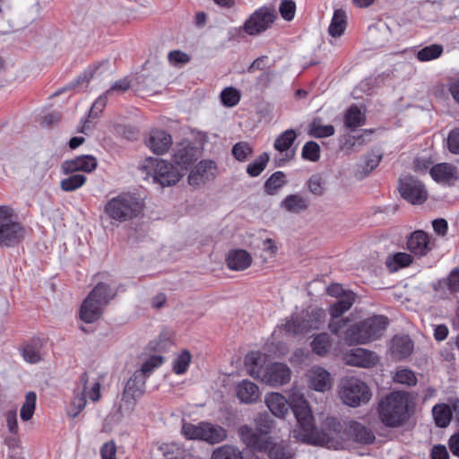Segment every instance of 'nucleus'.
<instances>
[{
  "label": "nucleus",
  "instance_id": "obj_16",
  "mask_svg": "<svg viewBox=\"0 0 459 459\" xmlns=\"http://www.w3.org/2000/svg\"><path fill=\"white\" fill-rule=\"evenodd\" d=\"M408 250L417 257L426 256L435 247V243L424 230L413 231L407 239Z\"/></svg>",
  "mask_w": 459,
  "mask_h": 459
},
{
  "label": "nucleus",
  "instance_id": "obj_26",
  "mask_svg": "<svg viewBox=\"0 0 459 459\" xmlns=\"http://www.w3.org/2000/svg\"><path fill=\"white\" fill-rule=\"evenodd\" d=\"M392 355L396 359H402L411 355L413 342L408 335H395L391 342Z\"/></svg>",
  "mask_w": 459,
  "mask_h": 459
},
{
  "label": "nucleus",
  "instance_id": "obj_20",
  "mask_svg": "<svg viewBox=\"0 0 459 459\" xmlns=\"http://www.w3.org/2000/svg\"><path fill=\"white\" fill-rule=\"evenodd\" d=\"M171 144V135L163 130H152L147 140V146L158 155L167 152Z\"/></svg>",
  "mask_w": 459,
  "mask_h": 459
},
{
  "label": "nucleus",
  "instance_id": "obj_9",
  "mask_svg": "<svg viewBox=\"0 0 459 459\" xmlns=\"http://www.w3.org/2000/svg\"><path fill=\"white\" fill-rule=\"evenodd\" d=\"M182 433L187 439H200L210 444L220 443L227 437L224 428L209 422H200L197 425L184 423Z\"/></svg>",
  "mask_w": 459,
  "mask_h": 459
},
{
  "label": "nucleus",
  "instance_id": "obj_53",
  "mask_svg": "<svg viewBox=\"0 0 459 459\" xmlns=\"http://www.w3.org/2000/svg\"><path fill=\"white\" fill-rule=\"evenodd\" d=\"M302 158L310 161H317L320 158V147L313 141L305 143L302 149Z\"/></svg>",
  "mask_w": 459,
  "mask_h": 459
},
{
  "label": "nucleus",
  "instance_id": "obj_32",
  "mask_svg": "<svg viewBox=\"0 0 459 459\" xmlns=\"http://www.w3.org/2000/svg\"><path fill=\"white\" fill-rule=\"evenodd\" d=\"M346 25L345 12L342 9L335 10L328 28L329 34L334 38L340 37L344 32Z\"/></svg>",
  "mask_w": 459,
  "mask_h": 459
},
{
  "label": "nucleus",
  "instance_id": "obj_52",
  "mask_svg": "<svg viewBox=\"0 0 459 459\" xmlns=\"http://www.w3.org/2000/svg\"><path fill=\"white\" fill-rule=\"evenodd\" d=\"M163 362V359L161 356L153 355L149 358L141 367L140 369L136 370V372L143 373V377H145L147 379L149 376L152 373V371L160 367Z\"/></svg>",
  "mask_w": 459,
  "mask_h": 459
},
{
  "label": "nucleus",
  "instance_id": "obj_36",
  "mask_svg": "<svg viewBox=\"0 0 459 459\" xmlns=\"http://www.w3.org/2000/svg\"><path fill=\"white\" fill-rule=\"evenodd\" d=\"M286 183L285 174L282 171H276L264 182V192L267 195H273Z\"/></svg>",
  "mask_w": 459,
  "mask_h": 459
},
{
  "label": "nucleus",
  "instance_id": "obj_19",
  "mask_svg": "<svg viewBox=\"0 0 459 459\" xmlns=\"http://www.w3.org/2000/svg\"><path fill=\"white\" fill-rule=\"evenodd\" d=\"M307 377L309 387L315 391L325 392L332 387L330 373L321 367L311 368Z\"/></svg>",
  "mask_w": 459,
  "mask_h": 459
},
{
  "label": "nucleus",
  "instance_id": "obj_10",
  "mask_svg": "<svg viewBox=\"0 0 459 459\" xmlns=\"http://www.w3.org/2000/svg\"><path fill=\"white\" fill-rule=\"evenodd\" d=\"M355 296L353 291L344 292L341 299L331 306L332 321L329 323V329L332 333L340 336L341 332L349 324L348 320L341 318V316L351 307Z\"/></svg>",
  "mask_w": 459,
  "mask_h": 459
},
{
  "label": "nucleus",
  "instance_id": "obj_47",
  "mask_svg": "<svg viewBox=\"0 0 459 459\" xmlns=\"http://www.w3.org/2000/svg\"><path fill=\"white\" fill-rule=\"evenodd\" d=\"M433 297L435 299H448L453 294L445 278L439 279L432 284Z\"/></svg>",
  "mask_w": 459,
  "mask_h": 459
},
{
  "label": "nucleus",
  "instance_id": "obj_14",
  "mask_svg": "<svg viewBox=\"0 0 459 459\" xmlns=\"http://www.w3.org/2000/svg\"><path fill=\"white\" fill-rule=\"evenodd\" d=\"M276 13L273 9L262 7L256 10L245 22L244 30L248 35H257L266 30L274 22Z\"/></svg>",
  "mask_w": 459,
  "mask_h": 459
},
{
  "label": "nucleus",
  "instance_id": "obj_50",
  "mask_svg": "<svg viewBox=\"0 0 459 459\" xmlns=\"http://www.w3.org/2000/svg\"><path fill=\"white\" fill-rule=\"evenodd\" d=\"M334 127L331 125L322 126L314 121L310 125L309 135L315 138L328 137L334 134Z\"/></svg>",
  "mask_w": 459,
  "mask_h": 459
},
{
  "label": "nucleus",
  "instance_id": "obj_56",
  "mask_svg": "<svg viewBox=\"0 0 459 459\" xmlns=\"http://www.w3.org/2000/svg\"><path fill=\"white\" fill-rule=\"evenodd\" d=\"M307 187L310 193L315 195H322L325 193V186L322 178L317 176H312L307 181Z\"/></svg>",
  "mask_w": 459,
  "mask_h": 459
},
{
  "label": "nucleus",
  "instance_id": "obj_60",
  "mask_svg": "<svg viewBox=\"0 0 459 459\" xmlns=\"http://www.w3.org/2000/svg\"><path fill=\"white\" fill-rule=\"evenodd\" d=\"M169 60L172 64H186L189 61L187 54L179 50H174L169 53Z\"/></svg>",
  "mask_w": 459,
  "mask_h": 459
},
{
  "label": "nucleus",
  "instance_id": "obj_6",
  "mask_svg": "<svg viewBox=\"0 0 459 459\" xmlns=\"http://www.w3.org/2000/svg\"><path fill=\"white\" fill-rule=\"evenodd\" d=\"M142 210V202L130 193H123L113 197L104 206L105 213L110 219L120 222L137 217Z\"/></svg>",
  "mask_w": 459,
  "mask_h": 459
},
{
  "label": "nucleus",
  "instance_id": "obj_41",
  "mask_svg": "<svg viewBox=\"0 0 459 459\" xmlns=\"http://www.w3.org/2000/svg\"><path fill=\"white\" fill-rule=\"evenodd\" d=\"M330 346L331 339L326 333L317 334L311 342L313 351L320 356L325 355Z\"/></svg>",
  "mask_w": 459,
  "mask_h": 459
},
{
  "label": "nucleus",
  "instance_id": "obj_4",
  "mask_svg": "<svg viewBox=\"0 0 459 459\" xmlns=\"http://www.w3.org/2000/svg\"><path fill=\"white\" fill-rule=\"evenodd\" d=\"M27 230L15 211L9 205H0V247H12L25 238Z\"/></svg>",
  "mask_w": 459,
  "mask_h": 459
},
{
  "label": "nucleus",
  "instance_id": "obj_38",
  "mask_svg": "<svg viewBox=\"0 0 459 459\" xmlns=\"http://www.w3.org/2000/svg\"><path fill=\"white\" fill-rule=\"evenodd\" d=\"M382 159V154L378 152H370L365 156L363 165H361V170L357 173L359 178H362L368 176L374 169H376Z\"/></svg>",
  "mask_w": 459,
  "mask_h": 459
},
{
  "label": "nucleus",
  "instance_id": "obj_31",
  "mask_svg": "<svg viewBox=\"0 0 459 459\" xmlns=\"http://www.w3.org/2000/svg\"><path fill=\"white\" fill-rule=\"evenodd\" d=\"M365 115L360 111L358 106L351 105L346 111L344 116V124L351 130H355L357 127L365 124Z\"/></svg>",
  "mask_w": 459,
  "mask_h": 459
},
{
  "label": "nucleus",
  "instance_id": "obj_22",
  "mask_svg": "<svg viewBox=\"0 0 459 459\" xmlns=\"http://www.w3.org/2000/svg\"><path fill=\"white\" fill-rule=\"evenodd\" d=\"M89 382V376L86 372L82 373L80 377V385H82V391L74 394L67 410V413L70 417L75 418L84 409L86 405V389Z\"/></svg>",
  "mask_w": 459,
  "mask_h": 459
},
{
  "label": "nucleus",
  "instance_id": "obj_11",
  "mask_svg": "<svg viewBox=\"0 0 459 459\" xmlns=\"http://www.w3.org/2000/svg\"><path fill=\"white\" fill-rule=\"evenodd\" d=\"M152 167L153 181L162 187L176 185L183 176L178 167L164 160H156Z\"/></svg>",
  "mask_w": 459,
  "mask_h": 459
},
{
  "label": "nucleus",
  "instance_id": "obj_5",
  "mask_svg": "<svg viewBox=\"0 0 459 459\" xmlns=\"http://www.w3.org/2000/svg\"><path fill=\"white\" fill-rule=\"evenodd\" d=\"M116 293L106 283H98L89 293L80 309L81 319L91 324L98 320L103 312V307L114 299Z\"/></svg>",
  "mask_w": 459,
  "mask_h": 459
},
{
  "label": "nucleus",
  "instance_id": "obj_54",
  "mask_svg": "<svg viewBox=\"0 0 459 459\" xmlns=\"http://www.w3.org/2000/svg\"><path fill=\"white\" fill-rule=\"evenodd\" d=\"M394 380L400 384L407 385H414L417 383V378L414 373L410 369H401L396 372Z\"/></svg>",
  "mask_w": 459,
  "mask_h": 459
},
{
  "label": "nucleus",
  "instance_id": "obj_1",
  "mask_svg": "<svg viewBox=\"0 0 459 459\" xmlns=\"http://www.w3.org/2000/svg\"><path fill=\"white\" fill-rule=\"evenodd\" d=\"M265 403L270 411L276 417H283L291 408L297 420V428L293 430V437L305 443H316V428L314 417L307 401L303 394L293 392L290 399L279 393H271L265 396Z\"/></svg>",
  "mask_w": 459,
  "mask_h": 459
},
{
  "label": "nucleus",
  "instance_id": "obj_17",
  "mask_svg": "<svg viewBox=\"0 0 459 459\" xmlns=\"http://www.w3.org/2000/svg\"><path fill=\"white\" fill-rule=\"evenodd\" d=\"M343 362L349 366L371 368L378 362L377 355L363 348L351 349L342 356Z\"/></svg>",
  "mask_w": 459,
  "mask_h": 459
},
{
  "label": "nucleus",
  "instance_id": "obj_55",
  "mask_svg": "<svg viewBox=\"0 0 459 459\" xmlns=\"http://www.w3.org/2000/svg\"><path fill=\"white\" fill-rule=\"evenodd\" d=\"M279 12L284 20L291 21L296 12L295 2L293 0H282L279 7Z\"/></svg>",
  "mask_w": 459,
  "mask_h": 459
},
{
  "label": "nucleus",
  "instance_id": "obj_29",
  "mask_svg": "<svg viewBox=\"0 0 459 459\" xmlns=\"http://www.w3.org/2000/svg\"><path fill=\"white\" fill-rule=\"evenodd\" d=\"M195 160V151L190 146L178 148L173 154V162L183 173Z\"/></svg>",
  "mask_w": 459,
  "mask_h": 459
},
{
  "label": "nucleus",
  "instance_id": "obj_57",
  "mask_svg": "<svg viewBox=\"0 0 459 459\" xmlns=\"http://www.w3.org/2000/svg\"><path fill=\"white\" fill-rule=\"evenodd\" d=\"M448 150L454 154H459V128L450 131L446 139Z\"/></svg>",
  "mask_w": 459,
  "mask_h": 459
},
{
  "label": "nucleus",
  "instance_id": "obj_15",
  "mask_svg": "<svg viewBox=\"0 0 459 459\" xmlns=\"http://www.w3.org/2000/svg\"><path fill=\"white\" fill-rule=\"evenodd\" d=\"M291 371L283 363L274 362L265 367L263 371H257L256 377L271 386H279L287 384L290 380Z\"/></svg>",
  "mask_w": 459,
  "mask_h": 459
},
{
  "label": "nucleus",
  "instance_id": "obj_24",
  "mask_svg": "<svg viewBox=\"0 0 459 459\" xmlns=\"http://www.w3.org/2000/svg\"><path fill=\"white\" fill-rule=\"evenodd\" d=\"M145 383L146 378L143 377V373L135 371L126 385L124 399L128 401L139 398L144 392Z\"/></svg>",
  "mask_w": 459,
  "mask_h": 459
},
{
  "label": "nucleus",
  "instance_id": "obj_8",
  "mask_svg": "<svg viewBox=\"0 0 459 459\" xmlns=\"http://www.w3.org/2000/svg\"><path fill=\"white\" fill-rule=\"evenodd\" d=\"M339 395L343 403L351 407H358L367 403L371 397L368 386L360 379L344 377L339 384Z\"/></svg>",
  "mask_w": 459,
  "mask_h": 459
},
{
  "label": "nucleus",
  "instance_id": "obj_46",
  "mask_svg": "<svg viewBox=\"0 0 459 459\" xmlns=\"http://www.w3.org/2000/svg\"><path fill=\"white\" fill-rule=\"evenodd\" d=\"M200 179L211 180L215 177L216 164L212 160H202L195 168Z\"/></svg>",
  "mask_w": 459,
  "mask_h": 459
},
{
  "label": "nucleus",
  "instance_id": "obj_42",
  "mask_svg": "<svg viewBox=\"0 0 459 459\" xmlns=\"http://www.w3.org/2000/svg\"><path fill=\"white\" fill-rule=\"evenodd\" d=\"M297 134L294 130L289 129L281 134L274 142V148L282 152L290 149L294 143Z\"/></svg>",
  "mask_w": 459,
  "mask_h": 459
},
{
  "label": "nucleus",
  "instance_id": "obj_49",
  "mask_svg": "<svg viewBox=\"0 0 459 459\" xmlns=\"http://www.w3.org/2000/svg\"><path fill=\"white\" fill-rule=\"evenodd\" d=\"M240 92L233 87L225 88L221 93V100L224 106L234 107L240 100Z\"/></svg>",
  "mask_w": 459,
  "mask_h": 459
},
{
  "label": "nucleus",
  "instance_id": "obj_40",
  "mask_svg": "<svg viewBox=\"0 0 459 459\" xmlns=\"http://www.w3.org/2000/svg\"><path fill=\"white\" fill-rule=\"evenodd\" d=\"M86 182V177L82 174H72L61 180L60 187L65 192L74 191L82 186Z\"/></svg>",
  "mask_w": 459,
  "mask_h": 459
},
{
  "label": "nucleus",
  "instance_id": "obj_59",
  "mask_svg": "<svg viewBox=\"0 0 459 459\" xmlns=\"http://www.w3.org/2000/svg\"><path fill=\"white\" fill-rule=\"evenodd\" d=\"M445 280L453 293L459 292V267L452 270Z\"/></svg>",
  "mask_w": 459,
  "mask_h": 459
},
{
  "label": "nucleus",
  "instance_id": "obj_25",
  "mask_svg": "<svg viewBox=\"0 0 459 459\" xmlns=\"http://www.w3.org/2000/svg\"><path fill=\"white\" fill-rule=\"evenodd\" d=\"M347 433L351 439L364 445L373 443L376 438L374 432L369 428L357 421L350 422Z\"/></svg>",
  "mask_w": 459,
  "mask_h": 459
},
{
  "label": "nucleus",
  "instance_id": "obj_39",
  "mask_svg": "<svg viewBox=\"0 0 459 459\" xmlns=\"http://www.w3.org/2000/svg\"><path fill=\"white\" fill-rule=\"evenodd\" d=\"M269 159L268 153L263 152L247 165V173L253 178L259 176L265 169Z\"/></svg>",
  "mask_w": 459,
  "mask_h": 459
},
{
  "label": "nucleus",
  "instance_id": "obj_64",
  "mask_svg": "<svg viewBox=\"0 0 459 459\" xmlns=\"http://www.w3.org/2000/svg\"><path fill=\"white\" fill-rule=\"evenodd\" d=\"M431 459H449L448 452L445 446H435L432 448Z\"/></svg>",
  "mask_w": 459,
  "mask_h": 459
},
{
  "label": "nucleus",
  "instance_id": "obj_37",
  "mask_svg": "<svg viewBox=\"0 0 459 459\" xmlns=\"http://www.w3.org/2000/svg\"><path fill=\"white\" fill-rule=\"evenodd\" d=\"M433 416L437 426L446 428L449 425L452 418V411L446 404H437L433 407Z\"/></svg>",
  "mask_w": 459,
  "mask_h": 459
},
{
  "label": "nucleus",
  "instance_id": "obj_48",
  "mask_svg": "<svg viewBox=\"0 0 459 459\" xmlns=\"http://www.w3.org/2000/svg\"><path fill=\"white\" fill-rule=\"evenodd\" d=\"M231 153L237 160L243 162L253 153V149L248 143L238 142L233 145Z\"/></svg>",
  "mask_w": 459,
  "mask_h": 459
},
{
  "label": "nucleus",
  "instance_id": "obj_21",
  "mask_svg": "<svg viewBox=\"0 0 459 459\" xmlns=\"http://www.w3.org/2000/svg\"><path fill=\"white\" fill-rule=\"evenodd\" d=\"M430 175L437 182L454 184L459 178L456 167L449 163H439L432 167Z\"/></svg>",
  "mask_w": 459,
  "mask_h": 459
},
{
  "label": "nucleus",
  "instance_id": "obj_43",
  "mask_svg": "<svg viewBox=\"0 0 459 459\" xmlns=\"http://www.w3.org/2000/svg\"><path fill=\"white\" fill-rule=\"evenodd\" d=\"M212 459H243V457L238 448L226 445L215 449Z\"/></svg>",
  "mask_w": 459,
  "mask_h": 459
},
{
  "label": "nucleus",
  "instance_id": "obj_27",
  "mask_svg": "<svg viewBox=\"0 0 459 459\" xmlns=\"http://www.w3.org/2000/svg\"><path fill=\"white\" fill-rule=\"evenodd\" d=\"M226 262L230 270L243 271L251 265L252 257L246 250L237 249L229 253Z\"/></svg>",
  "mask_w": 459,
  "mask_h": 459
},
{
  "label": "nucleus",
  "instance_id": "obj_28",
  "mask_svg": "<svg viewBox=\"0 0 459 459\" xmlns=\"http://www.w3.org/2000/svg\"><path fill=\"white\" fill-rule=\"evenodd\" d=\"M281 207L289 212L299 213L307 209L308 200L299 194H291L281 201Z\"/></svg>",
  "mask_w": 459,
  "mask_h": 459
},
{
  "label": "nucleus",
  "instance_id": "obj_30",
  "mask_svg": "<svg viewBox=\"0 0 459 459\" xmlns=\"http://www.w3.org/2000/svg\"><path fill=\"white\" fill-rule=\"evenodd\" d=\"M108 96V95H106V92H105L103 95L100 96L96 100V101L92 104V106L89 111L88 117L82 122V126H81L80 129L78 130L80 133L85 134L86 131L90 128V126H89L90 120L98 118L100 117V115L102 113L103 109L105 108V107L107 105Z\"/></svg>",
  "mask_w": 459,
  "mask_h": 459
},
{
  "label": "nucleus",
  "instance_id": "obj_51",
  "mask_svg": "<svg viewBox=\"0 0 459 459\" xmlns=\"http://www.w3.org/2000/svg\"><path fill=\"white\" fill-rule=\"evenodd\" d=\"M191 361V354L187 351H182L173 362V370L176 374H184Z\"/></svg>",
  "mask_w": 459,
  "mask_h": 459
},
{
  "label": "nucleus",
  "instance_id": "obj_58",
  "mask_svg": "<svg viewBox=\"0 0 459 459\" xmlns=\"http://www.w3.org/2000/svg\"><path fill=\"white\" fill-rule=\"evenodd\" d=\"M101 459H117V446L113 440L104 443L100 448Z\"/></svg>",
  "mask_w": 459,
  "mask_h": 459
},
{
  "label": "nucleus",
  "instance_id": "obj_44",
  "mask_svg": "<svg viewBox=\"0 0 459 459\" xmlns=\"http://www.w3.org/2000/svg\"><path fill=\"white\" fill-rule=\"evenodd\" d=\"M443 53V47L438 44H432L418 51L417 58L420 61L426 62L439 57Z\"/></svg>",
  "mask_w": 459,
  "mask_h": 459
},
{
  "label": "nucleus",
  "instance_id": "obj_3",
  "mask_svg": "<svg viewBox=\"0 0 459 459\" xmlns=\"http://www.w3.org/2000/svg\"><path fill=\"white\" fill-rule=\"evenodd\" d=\"M381 422L388 428H398L408 419V401L405 394L393 392L383 398L378 405Z\"/></svg>",
  "mask_w": 459,
  "mask_h": 459
},
{
  "label": "nucleus",
  "instance_id": "obj_7",
  "mask_svg": "<svg viewBox=\"0 0 459 459\" xmlns=\"http://www.w3.org/2000/svg\"><path fill=\"white\" fill-rule=\"evenodd\" d=\"M255 421V429L244 425L239 428L238 434L247 446L257 451L266 450L270 441L268 434L273 428V421L267 414H260Z\"/></svg>",
  "mask_w": 459,
  "mask_h": 459
},
{
  "label": "nucleus",
  "instance_id": "obj_62",
  "mask_svg": "<svg viewBox=\"0 0 459 459\" xmlns=\"http://www.w3.org/2000/svg\"><path fill=\"white\" fill-rule=\"evenodd\" d=\"M258 355L255 352L249 353L245 358V364L249 368V372L251 376L256 375L255 367L258 364Z\"/></svg>",
  "mask_w": 459,
  "mask_h": 459
},
{
  "label": "nucleus",
  "instance_id": "obj_63",
  "mask_svg": "<svg viewBox=\"0 0 459 459\" xmlns=\"http://www.w3.org/2000/svg\"><path fill=\"white\" fill-rule=\"evenodd\" d=\"M433 230L440 236L447 233L448 224L445 219H436L432 221Z\"/></svg>",
  "mask_w": 459,
  "mask_h": 459
},
{
  "label": "nucleus",
  "instance_id": "obj_18",
  "mask_svg": "<svg viewBox=\"0 0 459 459\" xmlns=\"http://www.w3.org/2000/svg\"><path fill=\"white\" fill-rule=\"evenodd\" d=\"M97 165L98 162L95 157L82 155L64 161L61 168L63 173L68 175L77 171L91 173L97 168Z\"/></svg>",
  "mask_w": 459,
  "mask_h": 459
},
{
  "label": "nucleus",
  "instance_id": "obj_12",
  "mask_svg": "<svg viewBox=\"0 0 459 459\" xmlns=\"http://www.w3.org/2000/svg\"><path fill=\"white\" fill-rule=\"evenodd\" d=\"M323 311L313 310L302 316H296L288 320L285 329L290 333H307L312 329H318L322 322Z\"/></svg>",
  "mask_w": 459,
  "mask_h": 459
},
{
  "label": "nucleus",
  "instance_id": "obj_35",
  "mask_svg": "<svg viewBox=\"0 0 459 459\" xmlns=\"http://www.w3.org/2000/svg\"><path fill=\"white\" fill-rule=\"evenodd\" d=\"M268 452L270 459H293L294 454L291 448L283 443L273 444L269 441Z\"/></svg>",
  "mask_w": 459,
  "mask_h": 459
},
{
  "label": "nucleus",
  "instance_id": "obj_33",
  "mask_svg": "<svg viewBox=\"0 0 459 459\" xmlns=\"http://www.w3.org/2000/svg\"><path fill=\"white\" fill-rule=\"evenodd\" d=\"M42 343L39 340H32L22 349V357L27 362L38 363L42 359L41 354Z\"/></svg>",
  "mask_w": 459,
  "mask_h": 459
},
{
  "label": "nucleus",
  "instance_id": "obj_23",
  "mask_svg": "<svg viewBox=\"0 0 459 459\" xmlns=\"http://www.w3.org/2000/svg\"><path fill=\"white\" fill-rule=\"evenodd\" d=\"M236 394L241 403L250 404L258 401L260 391L255 383L245 379L236 385Z\"/></svg>",
  "mask_w": 459,
  "mask_h": 459
},
{
  "label": "nucleus",
  "instance_id": "obj_2",
  "mask_svg": "<svg viewBox=\"0 0 459 459\" xmlns=\"http://www.w3.org/2000/svg\"><path fill=\"white\" fill-rule=\"evenodd\" d=\"M388 325L387 316L374 315L359 322L348 324L341 332L340 337L348 345L368 344L380 339Z\"/></svg>",
  "mask_w": 459,
  "mask_h": 459
},
{
  "label": "nucleus",
  "instance_id": "obj_13",
  "mask_svg": "<svg viewBox=\"0 0 459 459\" xmlns=\"http://www.w3.org/2000/svg\"><path fill=\"white\" fill-rule=\"evenodd\" d=\"M399 192L411 204H422L428 195L423 184L412 176H404L399 179Z\"/></svg>",
  "mask_w": 459,
  "mask_h": 459
},
{
  "label": "nucleus",
  "instance_id": "obj_45",
  "mask_svg": "<svg viewBox=\"0 0 459 459\" xmlns=\"http://www.w3.org/2000/svg\"><path fill=\"white\" fill-rule=\"evenodd\" d=\"M37 395L34 392H29L26 394L25 402L21 409V418L22 420L27 421L33 416L36 405Z\"/></svg>",
  "mask_w": 459,
  "mask_h": 459
},
{
  "label": "nucleus",
  "instance_id": "obj_61",
  "mask_svg": "<svg viewBox=\"0 0 459 459\" xmlns=\"http://www.w3.org/2000/svg\"><path fill=\"white\" fill-rule=\"evenodd\" d=\"M129 87L130 82L126 78L118 80L106 91V95H110L113 91L125 92Z\"/></svg>",
  "mask_w": 459,
  "mask_h": 459
},
{
  "label": "nucleus",
  "instance_id": "obj_34",
  "mask_svg": "<svg viewBox=\"0 0 459 459\" xmlns=\"http://www.w3.org/2000/svg\"><path fill=\"white\" fill-rule=\"evenodd\" d=\"M412 263V256L410 254L398 252L386 258L385 264L391 272H396L400 268L410 265Z\"/></svg>",
  "mask_w": 459,
  "mask_h": 459
}]
</instances>
